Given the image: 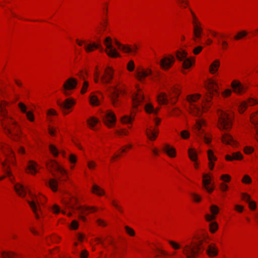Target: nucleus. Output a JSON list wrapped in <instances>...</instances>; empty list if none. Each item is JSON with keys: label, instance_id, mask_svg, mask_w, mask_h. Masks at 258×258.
<instances>
[{"label": "nucleus", "instance_id": "nucleus-42", "mask_svg": "<svg viewBox=\"0 0 258 258\" xmlns=\"http://www.w3.org/2000/svg\"><path fill=\"white\" fill-rule=\"evenodd\" d=\"M247 35V32L245 31H241L237 33V34L234 36L235 40H240L242 38L246 36Z\"/></svg>", "mask_w": 258, "mask_h": 258}, {"label": "nucleus", "instance_id": "nucleus-31", "mask_svg": "<svg viewBox=\"0 0 258 258\" xmlns=\"http://www.w3.org/2000/svg\"><path fill=\"white\" fill-rule=\"evenodd\" d=\"M28 203L29 204L30 206L32 208L33 212L35 213V217L36 218H39V216L37 213V211L38 210L37 204H39L38 201H35V200H33L32 201H27Z\"/></svg>", "mask_w": 258, "mask_h": 258}, {"label": "nucleus", "instance_id": "nucleus-16", "mask_svg": "<svg viewBox=\"0 0 258 258\" xmlns=\"http://www.w3.org/2000/svg\"><path fill=\"white\" fill-rule=\"evenodd\" d=\"M203 187L209 193H211L214 188L213 185L210 186L211 184V180L210 176L207 174H204L203 176Z\"/></svg>", "mask_w": 258, "mask_h": 258}, {"label": "nucleus", "instance_id": "nucleus-37", "mask_svg": "<svg viewBox=\"0 0 258 258\" xmlns=\"http://www.w3.org/2000/svg\"><path fill=\"white\" fill-rule=\"evenodd\" d=\"M220 66V61L219 60H215L210 67V72L212 74L216 73Z\"/></svg>", "mask_w": 258, "mask_h": 258}, {"label": "nucleus", "instance_id": "nucleus-19", "mask_svg": "<svg viewBox=\"0 0 258 258\" xmlns=\"http://www.w3.org/2000/svg\"><path fill=\"white\" fill-rule=\"evenodd\" d=\"M144 96L141 92H138L133 97V105L136 108L144 100Z\"/></svg>", "mask_w": 258, "mask_h": 258}, {"label": "nucleus", "instance_id": "nucleus-30", "mask_svg": "<svg viewBox=\"0 0 258 258\" xmlns=\"http://www.w3.org/2000/svg\"><path fill=\"white\" fill-rule=\"evenodd\" d=\"M242 158V155L239 152L233 153L232 156L227 155L226 156V159L228 161H232L233 160H240Z\"/></svg>", "mask_w": 258, "mask_h": 258}, {"label": "nucleus", "instance_id": "nucleus-53", "mask_svg": "<svg viewBox=\"0 0 258 258\" xmlns=\"http://www.w3.org/2000/svg\"><path fill=\"white\" fill-rule=\"evenodd\" d=\"M189 133L186 130L182 131L180 133V136L183 139H188L189 137Z\"/></svg>", "mask_w": 258, "mask_h": 258}, {"label": "nucleus", "instance_id": "nucleus-15", "mask_svg": "<svg viewBox=\"0 0 258 258\" xmlns=\"http://www.w3.org/2000/svg\"><path fill=\"white\" fill-rule=\"evenodd\" d=\"M57 104L62 109L63 112L67 114L68 112H67V110H69L71 107L75 104V101L71 99H67L63 102L57 101Z\"/></svg>", "mask_w": 258, "mask_h": 258}, {"label": "nucleus", "instance_id": "nucleus-62", "mask_svg": "<svg viewBox=\"0 0 258 258\" xmlns=\"http://www.w3.org/2000/svg\"><path fill=\"white\" fill-rule=\"evenodd\" d=\"M203 49V47L198 46L193 50V52L195 54H198Z\"/></svg>", "mask_w": 258, "mask_h": 258}, {"label": "nucleus", "instance_id": "nucleus-61", "mask_svg": "<svg viewBox=\"0 0 258 258\" xmlns=\"http://www.w3.org/2000/svg\"><path fill=\"white\" fill-rule=\"evenodd\" d=\"M52 210L53 213L58 214L60 212L59 207L57 205H54L52 207Z\"/></svg>", "mask_w": 258, "mask_h": 258}, {"label": "nucleus", "instance_id": "nucleus-64", "mask_svg": "<svg viewBox=\"0 0 258 258\" xmlns=\"http://www.w3.org/2000/svg\"><path fill=\"white\" fill-rule=\"evenodd\" d=\"M221 179L226 182H229L230 180V176L228 174H224L221 177Z\"/></svg>", "mask_w": 258, "mask_h": 258}, {"label": "nucleus", "instance_id": "nucleus-56", "mask_svg": "<svg viewBox=\"0 0 258 258\" xmlns=\"http://www.w3.org/2000/svg\"><path fill=\"white\" fill-rule=\"evenodd\" d=\"M242 199L248 203L251 201L250 196L245 193L242 194Z\"/></svg>", "mask_w": 258, "mask_h": 258}, {"label": "nucleus", "instance_id": "nucleus-2", "mask_svg": "<svg viewBox=\"0 0 258 258\" xmlns=\"http://www.w3.org/2000/svg\"><path fill=\"white\" fill-rule=\"evenodd\" d=\"M168 243L174 249H182L183 253L186 258H195L198 254L201 253L203 250L202 246V240L199 241H191L185 244L183 246L171 240H168Z\"/></svg>", "mask_w": 258, "mask_h": 258}, {"label": "nucleus", "instance_id": "nucleus-24", "mask_svg": "<svg viewBox=\"0 0 258 258\" xmlns=\"http://www.w3.org/2000/svg\"><path fill=\"white\" fill-rule=\"evenodd\" d=\"M81 214H88V213H86V211L89 212H93L97 211V208L94 207H88V206H78L76 208Z\"/></svg>", "mask_w": 258, "mask_h": 258}, {"label": "nucleus", "instance_id": "nucleus-18", "mask_svg": "<svg viewBox=\"0 0 258 258\" xmlns=\"http://www.w3.org/2000/svg\"><path fill=\"white\" fill-rule=\"evenodd\" d=\"M217 84L214 80H210L209 81L207 89L208 91L209 96L217 93Z\"/></svg>", "mask_w": 258, "mask_h": 258}, {"label": "nucleus", "instance_id": "nucleus-11", "mask_svg": "<svg viewBox=\"0 0 258 258\" xmlns=\"http://www.w3.org/2000/svg\"><path fill=\"white\" fill-rule=\"evenodd\" d=\"M77 84V81L74 78H71L68 79L63 85V93L67 96L69 95L70 93L68 91L74 89L76 87Z\"/></svg>", "mask_w": 258, "mask_h": 258}, {"label": "nucleus", "instance_id": "nucleus-12", "mask_svg": "<svg viewBox=\"0 0 258 258\" xmlns=\"http://www.w3.org/2000/svg\"><path fill=\"white\" fill-rule=\"evenodd\" d=\"M115 43L118 47V49L121 50L125 53L135 54L138 49L136 45H134L132 47L128 45H123L119 42L117 40H115Z\"/></svg>", "mask_w": 258, "mask_h": 258}, {"label": "nucleus", "instance_id": "nucleus-49", "mask_svg": "<svg viewBox=\"0 0 258 258\" xmlns=\"http://www.w3.org/2000/svg\"><path fill=\"white\" fill-rule=\"evenodd\" d=\"M190 195L192 197L194 202L199 203L201 201L202 198L200 196L195 193H191Z\"/></svg>", "mask_w": 258, "mask_h": 258}, {"label": "nucleus", "instance_id": "nucleus-26", "mask_svg": "<svg viewBox=\"0 0 258 258\" xmlns=\"http://www.w3.org/2000/svg\"><path fill=\"white\" fill-rule=\"evenodd\" d=\"M163 150L171 157H174L176 155L175 149L173 147H171L168 144H165L164 145Z\"/></svg>", "mask_w": 258, "mask_h": 258}, {"label": "nucleus", "instance_id": "nucleus-29", "mask_svg": "<svg viewBox=\"0 0 258 258\" xmlns=\"http://www.w3.org/2000/svg\"><path fill=\"white\" fill-rule=\"evenodd\" d=\"M46 185H48L53 191L57 190L58 181L55 179H50L46 181Z\"/></svg>", "mask_w": 258, "mask_h": 258}, {"label": "nucleus", "instance_id": "nucleus-13", "mask_svg": "<svg viewBox=\"0 0 258 258\" xmlns=\"http://www.w3.org/2000/svg\"><path fill=\"white\" fill-rule=\"evenodd\" d=\"M104 123L109 127H111L116 122L115 114L111 111H107L103 115Z\"/></svg>", "mask_w": 258, "mask_h": 258}, {"label": "nucleus", "instance_id": "nucleus-27", "mask_svg": "<svg viewBox=\"0 0 258 258\" xmlns=\"http://www.w3.org/2000/svg\"><path fill=\"white\" fill-rule=\"evenodd\" d=\"M208 155L209 160V165L210 169L211 170H213L214 166V163H213V161H216L217 160V158L214 156L213 152L211 150H208Z\"/></svg>", "mask_w": 258, "mask_h": 258}, {"label": "nucleus", "instance_id": "nucleus-6", "mask_svg": "<svg viewBox=\"0 0 258 258\" xmlns=\"http://www.w3.org/2000/svg\"><path fill=\"white\" fill-rule=\"evenodd\" d=\"M219 127L220 130H229L232 126V116L221 111L219 112Z\"/></svg>", "mask_w": 258, "mask_h": 258}, {"label": "nucleus", "instance_id": "nucleus-25", "mask_svg": "<svg viewBox=\"0 0 258 258\" xmlns=\"http://www.w3.org/2000/svg\"><path fill=\"white\" fill-rule=\"evenodd\" d=\"M158 133L159 131L158 130L147 128L146 130V134L148 138L151 140H155Z\"/></svg>", "mask_w": 258, "mask_h": 258}, {"label": "nucleus", "instance_id": "nucleus-34", "mask_svg": "<svg viewBox=\"0 0 258 258\" xmlns=\"http://www.w3.org/2000/svg\"><path fill=\"white\" fill-rule=\"evenodd\" d=\"M157 100L160 104H167L168 102L167 95L164 93H160L157 97Z\"/></svg>", "mask_w": 258, "mask_h": 258}, {"label": "nucleus", "instance_id": "nucleus-20", "mask_svg": "<svg viewBox=\"0 0 258 258\" xmlns=\"http://www.w3.org/2000/svg\"><path fill=\"white\" fill-rule=\"evenodd\" d=\"M48 168H52L54 170L58 171L61 174H64L66 173V171L60 167L58 163L54 161L51 160L49 163L47 164Z\"/></svg>", "mask_w": 258, "mask_h": 258}, {"label": "nucleus", "instance_id": "nucleus-32", "mask_svg": "<svg viewBox=\"0 0 258 258\" xmlns=\"http://www.w3.org/2000/svg\"><path fill=\"white\" fill-rule=\"evenodd\" d=\"M207 253L210 256H214L218 254L217 248L215 245H210L207 250Z\"/></svg>", "mask_w": 258, "mask_h": 258}, {"label": "nucleus", "instance_id": "nucleus-4", "mask_svg": "<svg viewBox=\"0 0 258 258\" xmlns=\"http://www.w3.org/2000/svg\"><path fill=\"white\" fill-rule=\"evenodd\" d=\"M104 43L106 47V49H103L99 43L88 44L87 45H85L84 48L87 52L92 51L93 50V48H95L99 49L100 51L101 52L105 51L109 57H117L120 56L119 53L117 51L116 49L113 47L112 39L110 37H107L104 40Z\"/></svg>", "mask_w": 258, "mask_h": 258}, {"label": "nucleus", "instance_id": "nucleus-51", "mask_svg": "<svg viewBox=\"0 0 258 258\" xmlns=\"http://www.w3.org/2000/svg\"><path fill=\"white\" fill-rule=\"evenodd\" d=\"M126 233L131 236H133L135 235L134 230L127 226L124 227Z\"/></svg>", "mask_w": 258, "mask_h": 258}, {"label": "nucleus", "instance_id": "nucleus-1", "mask_svg": "<svg viewBox=\"0 0 258 258\" xmlns=\"http://www.w3.org/2000/svg\"><path fill=\"white\" fill-rule=\"evenodd\" d=\"M0 116L3 117L0 119V122L6 134L10 136L14 141H17V138H19L20 127L17 122L7 114V111L3 106V103L0 105Z\"/></svg>", "mask_w": 258, "mask_h": 258}, {"label": "nucleus", "instance_id": "nucleus-45", "mask_svg": "<svg viewBox=\"0 0 258 258\" xmlns=\"http://www.w3.org/2000/svg\"><path fill=\"white\" fill-rule=\"evenodd\" d=\"M16 255V253L12 251H3L2 252V256L3 258H12Z\"/></svg>", "mask_w": 258, "mask_h": 258}, {"label": "nucleus", "instance_id": "nucleus-47", "mask_svg": "<svg viewBox=\"0 0 258 258\" xmlns=\"http://www.w3.org/2000/svg\"><path fill=\"white\" fill-rule=\"evenodd\" d=\"M133 119V118H132L131 117L124 115L121 118V120L123 123H129L132 122Z\"/></svg>", "mask_w": 258, "mask_h": 258}, {"label": "nucleus", "instance_id": "nucleus-57", "mask_svg": "<svg viewBox=\"0 0 258 258\" xmlns=\"http://www.w3.org/2000/svg\"><path fill=\"white\" fill-rule=\"evenodd\" d=\"M19 107L22 112L25 113H26L27 112V107L23 103H19Z\"/></svg>", "mask_w": 258, "mask_h": 258}, {"label": "nucleus", "instance_id": "nucleus-28", "mask_svg": "<svg viewBox=\"0 0 258 258\" xmlns=\"http://www.w3.org/2000/svg\"><path fill=\"white\" fill-rule=\"evenodd\" d=\"M222 141L225 144L231 145H234L235 142L233 138L228 134H225L223 135Z\"/></svg>", "mask_w": 258, "mask_h": 258}, {"label": "nucleus", "instance_id": "nucleus-22", "mask_svg": "<svg viewBox=\"0 0 258 258\" xmlns=\"http://www.w3.org/2000/svg\"><path fill=\"white\" fill-rule=\"evenodd\" d=\"M257 103V101L256 100L252 99H249L247 102H243L241 103L239 108V112L240 113H243L247 106H252L256 104Z\"/></svg>", "mask_w": 258, "mask_h": 258}, {"label": "nucleus", "instance_id": "nucleus-39", "mask_svg": "<svg viewBox=\"0 0 258 258\" xmlns=\"http://www.w3.org/2000/svg\"><path fill=\"white\" fill-rule=\"evenodd\" d=\"M145 108L147 112L149 113H153L156 114L159 110V109H155L153 105L151 104H147L145 106Z\"/></svg>", "mask_w": 258, "mask_h": 258}, {"label": "nucleus", "instance_id": "nucleus-9", "mask_svg": "<svg viewBox=\"0 0 258 258\" xmlns=\"http://www.w3.org/2000/svg\"><path fill=\"white\" fill-rule=\"evenodd\" d=\"M187 53L185 50H182L181 51H177L176 52L177 58L180 61L183 60V67L185 69L189 68L194 60V59L192 60L190 58H187Z\"/></svg>", "mask_w": 258, "mask_h": 258}, {"label": "nucleus", "instance_id": "nucleus-23", "mask_svg": "<svg viewBox=\"0 0 258 258\" xmlns=\"http://www.w3.org/2000/svg\"><path fill=\"white\" fill-rule=\"evenodd\" d=\"M14 189L16 192L21 197H24L26 194V189L20 183H17L14 185Z\"/></svg>", "mask_w": 258, "mask_h": 258}, {"label": "nucleus", "instance_id": "nucleus-10", "mask_svg": "<svg viewBox=\"0 0 258 258\" xmlns=\"http://www.w3.org/2000/svg\"><path fill=\"white\" fill-rule=\"evenodd\" d=\"M114 70L110 67H107L104 70V74L101 77V82L107 84L113 79Z\"/></svg>", "mask_w": 258, "mask_h": 258}, {"label": "nucleus", "instance_id": "nucleus-60", "mask_svg": "<svg viewBox=\"0 0 258 258\" xmlns=\"http://www.w3.org/2000/svg\"><path fill=\"white\" fill-rule=\"evenodd\" d=\"M26 115L28 119H29L31 121H33L34 120V117L33 113L31 112H28L26 113Z\"/></svg>", "mask_w": 258, "mask_h": 258}, {"label": "nucleus", "instance_id": "nucleus-7", "mask_svg": "<svg viewBox=\"0 0 258 258\" xmlns=\"http://www.w3.org/2000/svg\"><path fill=\"white\" fill-rule=\"evenodd\" d=\"M205 124V120L203 118L196 120V122L193 127L195 133L201 139L204 140L207 144H209L211 142V139L208 137L206 134H204V130L202 127Z\"/></svg>", "mask_w": 258, "mask_h": 258}, {"label": "nucleus", "instance_id": "nucleus-3", "mask_svg": "<svg viewBox=\"0 0 258 258\" xmlns=\"http://www.w3.org/2000/svg\"><path fill=\"white\" fill-rule=\"evenodd\" d=\"M200 97L201 95L199 94L187 96V100L190 104V113L196 116H200L202 114L203 109H207L210 106L209 97L208 96L205 101L198 103L197 101Z\"/></svg>", "mask_w": 258, "mask_h": 258}, {"label": "nucleus", "instance_id": "nucleus-8", "mask_svg": "<svg viewBox=\"0 0 258 258\" xmlns=\"http://www.w3.org/2000/svg\"><path fill=\"white\" fill-rule=\"evenodd\" d=\"M107 90L110 93V97L112 104L114 107L119 105V100L118 99L119 93H124V91L121 89H117L116 87H107Z\"/></svg>", "mask_w": 258, "mask_h": 258}, {"label": "nucleus", "instance_id": "nucleus-35", "mask_svg": "<svg viewBox=\"0 0 258 258\" xmlns=\"http://www.w3.org/2000/svg\"><path fill=\"white\" fill-rule=\"evenodd\" d=\"M37 164L35 162L30 161L29 162L28 165V169L29 171V172L32 174H34L37 172V170L36 169Z\"/></svg>", "mask_w": 258, "mask_h": 258}, {"label": "nucleus", "instance_id": "nucleus-54", "mask_svg": "<svg viewBox=\"0 0 258 258\" xmlns=\"http://www.w3.org/2000/svg\"><path fill=\"white\" fill-rule=\"evenodd\" d=\"M127 68V70L130 72L133 71L134 70L135 64L133 60H131L128 62Z\"/></svg>", "mask_w": 258, "mask_h": 258}, {"label": "nucleus", "instance_id": "nucleus-48", "mask_svg": "<svg viewBox=\"0 0 258 258\" xmlns=\"http://www.w3.org/2000/svg\"><path fill=\"white\" fill-rule=\"evenodd\" d=\"M210 231L211 232H215L218 229V224L216 222H212L210 224Z\"/></svg>", "mask_w": 258, "mask_h": 258}, {"label": "nucleus", "instance_id": "nucleus-41", "mask_svg": "<svg viewBox=\"0 0 258 258\" xmlns=\"http://www.w3.org/2000/svg\"><path fill=\"white\" fill-rule=\"evenodd\" d=\"M188 156L190 160L195 161L197 159V154L195 150L192 148H189L188 151Z\"/></svg>", "mask_w": 258, "mask_h": 258}, {"label": "nucleus", "instance_id": "nucleus-43", "mask_svg": "<svg viewBox=\"0 0 258 258\" xmlns=\"http://www.w3.org/2000/svg\"><path fill=\"white\" fill-rule=\"evenodd\" d=\"M90 101L92 105L97 106L99 104V99L94 95L91 96Z\"/></svg>", "mask_w": 258, "mask_h": 258}, {"label": "nucleus", "instance_id": "nucleus-58", "mask_svg": "<svg viewBox=\"0 0 258 258\" xmlns=\"http://www.w3.org/2000/svg\"><path fill=\"white\" fill-rule=\"evenodd\" d=\"M111 204L112 206L116 208L121 213H123V210H122L121 207L119 206L117 203H116L115 201H112Z\"/></svg>", "mask_w": 258, "mask_h": 258}, {"label": "nucleus", "instance_id": "nucleus-17", "mask_svg": "<svg viewBox=\"0 0 258 258\" xmlns=\"http://www.w3.org/2000/svg\"><path fill=\"white\" fill-rule=\"evenodd\" d=\"M232 87L234 92L237 94H242L247 89V87L242 85L240 82L237 81H234L232 83Z\"/></svg>", "mask_w": 258, "mask_h": 258}, {"label": "nucleus", "instance_id": "nucleus-5", "mask_svg": "<svg viewBox=\"0 0 258 258\" xmlns=\"http://www.w3.org/2000/svg\"><path fill=\"white\" fill-rule=\"evenodd\" d=\"M0 149L1 150L3 154L7 157V159L4 161H2L1 163L4 167V170L7 175L9 177L10 180L12 182V178L11 176L12 174L9 170V166H7V162H9L12 164H14L15 161L13 158H14V153L12 149L8 145H3L0 144Z\"/></svg>", "mask_w": 258, "mask_h": 258}, {"label": "nucleus", "instance_id": "nucleus-46", "mask_svg": "<svg viewBox=\"0 0 258 258\" xmlns=\"http://www.w3.org/2000/svg\"><path fill=\"white\" fill-rule=\"evenodd\" d=\"M49 150L50 152L54 156H57L58 154V151L57 148L53 145H49Z\"/></svg>", "mask_w": 258, "mask_h": 258}, {"label": "nucleus", "instance_id": "nucleus-52", "mask_svg": "<svg viewBox=\"0 0 258 258\" xmlns=\"http://www.w3.org/2000/svg\"><path fill=\"white\" fill-rule=\"evenodd\" d=\"M210 210H211V213L213 215H216L219 212V208L216 205H212L210 207Z\"/></svg>", "mask_w": 258, "mask_h": 258}, {"label": "nucleus", "instance_id": "nucleus-59", "mask_svg": "<svg viewBox=\"0 0 258 258\" xmlns=\"http://www.w3.org/2000/svg\"><path fill=\"white\" fill-rule=\"evenodd\" d=\"M88 85H89L88 82L87 81H84L83 86V87H82V89L81 90V93L82 94H84L86 92L87 89L88 87Z\"/></svg>", "mask_w": 258, "mask_h": 258}, {"label": "nucleus", "instance_id": "nucleus-36", "mask_svg": "<svg viewBox=\"0 0 258 258\" xmlns=\"http://www.w3.org/2000/svg\"><path fill=\"white\" fill-rule=\"evenodd\" d=\"M251 121L254 125V127L256 130L255 138L258 142V114H256L255 115L251 117Z\"/></svg>", "mask_w": 258, "mask_h": 258}, {"label": "nucleus", "instance_id": "nucleus-38", "mask_svg": "<svg viewBox=\"0 0 258 258\" xmlns=\"http://www.w3.org/2000/svg\"><path fill=\"white\" fill-rule=\"evenodd\" d=\"M92 191L93 193L98 196H103L104 194V191L96 184H93Z\"/></svg>", "mask_w": 258, "mask_h": 258}, {"label": "nucleus", "instance_id": "nucleus-40", "mask_svg": "<svg viewBox=\"0 0 258 258\" xmlns=\"http://www.w3.org/2000/svg\"><path fill=\"white\" fill-rule=\"evenodd\" d=\"M89 126L94 129L95 125L99 122V119L95 117H91L87 120Z\"/></svg>", "mask_w": 258, "mask_h": 258}, {"label": "nucleus", "instance_id": "nucleus-33", "mask_svg": "<svg viewBox=\"0 0 258 258\" xmlns=\"http://www.w3.org/2000/svg\"><path fill=\"white\" fill-rule=\"evenodd\" d=\"M202 33V29L201 26L198 27H194V34L195 37L194 38V40L196 41H198V39H200L201 37V35Z\"/></svg>", "mask_w": 258, "mask_h": 258}, {"label": "nucleus", "instance_id": "nucleus-14", "mask_svg": "<svg viewBox=\"0 0 258 258\" xmlns=\"http://www.w3.org/2000/svg\"><path fill=\"white\" fill-rule=\"evenodd\" d=\"M175 61L174 57L170 55L169 56H165L161 59L160 65L162 69L165 70L169 69Z\"/></svg>", "mask_w": 258, "mask_h": 258}, {"label": "nucleus", "instance_id": "nucleus-55", "mask_svg": "<svg viewBox=\"0 0 258 258\" xmlns=\"http://www.w3.org/2000/svg\"><path fill=\"white\" fill-rule=\"evenodd\" d=\"M242 181L244 183L248 184L251 182V179L248 175H245L242 180Z\"/></svg>", "mask_w": 258, "mask_h": 258}, {"label": "nucleus", "instance_id": "nucleus-50", "mask_svg": "<svg viewBox=\"0 0 258 258\" xmlns=\"http://www.w3.org/2000/svg\"><path fill=\"white\" fill-rule=\"evenodd\" d=\"M180 92L179 90L177 88H173V94H170V97L171 99L173 98H177L179 95Z\"/></svg>", "mask_w": 258, "mask_h": 258}, {"label": "nucleus", "instance_id": "nucleus-21", "mask_svg": "<svg viewBox=\"0 0 258 258\" xmlns=\"http://www.w3.org/2000/svg\"><path fill=\"white\" fill-rule=\"evenodd\" d=\"M152 71L151 70H145L143 69L138 70L137 72L136 77L140 81H142V80L145 77H147L149 75L151 74Z\"/></svg>", "mask_w": 258, "mask_h": 258}, {"label": "nucleus", "instance_id": "nucleus-44", "mask_svg": "<svg viewBox=\"0 0 258 258\" xmlns=\"http://www.w3.org/2000/svg\"><path fill=\"white\" fill-rule=\"evenodd\" d=\"M190 11L191 14L192 15V19H193L192 24L194 25V27L200 26L201 24H200V22L199 21L198 18H197L196 16L195 15V14L194 13V12L191 10H190Z\"/></svg>", "mask_w": 258, "mask_h": 258}, {"label": "nucleus", "instance_id": "nucleus-63", "mask_svg": "<svg viewBox=\"0 0 258 258\" xmlns=\"http://www.w3.org/2000/svg\"><path fill=\"white\" fill-rule=\"evenodd\" d=\"M64 204L66 205V207L68 208L74 209V206L73 204L71 203V201L69 200H66L63 202Z\"/></svg>", "mask_w": 258, "mask_h": 258}]
</instances>
